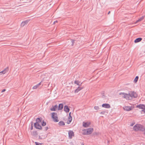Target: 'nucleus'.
I'll return each mask as SVG.
<instances>
[{
	"instance_id": "nucleus-40",
	"label": "nucleus",
	"mask_w": 145,
	"mask_h": 145,
	"mask_svg": "<svg viewBox=\"0 0 145 145\" xmlns=\"http://www.w3.org/2000/svg\"><path fill=\"white\" fill-rule=\"evenodd\" d=\"M121 95H122V97L124 98V95L123 94H121Z\"/></svg>"
},
{
	"instance_id": "nucleus-24",
	"label": "nucleus",
	"mask_w": 145,
	"mask_h": 145,
	"mask_svg": "<svg viewBox=\"0 0 145 145\" xmlns=\"http://www.w3.org/2000/svg\"><path fill=\"white\" fill-rule=\"evenodd\" d=\"M144 18V17L142 16L139 19L137 20V21L136 23H137L138 22H140Z\"/></svg>"
},
{
	"instance_id": "nucleus-44",
	"label": "nucleus",
	"mask_w": 145,
	"mask_h": 145,
	"mask_svg": "<svg viewBox=\"0 0 145 145\" xmlns=\"http://www.w3.org/2000/svg\"><path fill=\"white\" fill-rule=\"evenodd\" d=\"M124 145H125L124 144Z\"/></svg>"
},
{
	"instance_id": "nucleus-26",
	"label": "nucleus",
	"mask_w": 145,
	"mask_h": 145,
	"mask_svg": "<svg viewBox=\"0 0 145 145\" xmlns=\"http://www.w3.org/2000/svg\"><path fill=\"white\" fill-rule=\"evenodd\" d=\"M41 125L42 126H44L46 125V123L44 120L42 121Z\"/></svg>"
},
{
	"instance_id": "nucleus-21",
	"label": "nucleus",
	"mask_w": 145,
	"mask_h": 145,
	"mask_svg": "<svg viewBox=\"0 0 145 145\" xmlns=\"http://www.w3.org/2000/svg\"><path fill=\"white\" fill-rule=\"evenodd\" d=\"M74 83L77 84L79 86H81V84H82V83H81V84H80V81H79L78 80H75L74 82Z\"/></svg>"
},
{
	"instance_id": "nucleus-19",
	"label": "nucleus",
	"mask_w": 145,
	"mask_h": 145,
	"mask_svg": "<svg viewBox=\"0 0 145 145\" xmlns=\"http://www.w3.org/2000/svg\"><path fill=\"white\" fill-rule=\"evenodd\" d=\"M63 104H60L59 105L58 110H61L63 108Z\"/></svg>"
},
{
	"instance_id": "nucleus-41",
	"label": "nucleus",
	"mask_w": 145,
	"mask_h": 145,
	"mask_svg": "<svg viewBox=\"0 0 145 145\" xmlns=\"http://www.w3.org/2000/svg\"><path fill=\"white\" fill-rule=\"evenodd\" d=\"M110 11H109V12H108V14H109L110 13Z\"/></svg>"
},
{
	"instance_id": "nucleus-2",
	"label": "nucleus",
	"mask_w": 145,
	"mask_h": 145,
	"mask_svg": "<svg viewBox=\"0 0 145 145\" xmlns=\"http://www.w3.org/2000/svg\"><path fill=\"white\" fill-rule=\"evenodd\" d=\"M93 128H89L83 130V135H87L91 134L93 132Z\"/></svg>"
},
{
	"instance_id": "nucleus-29",
	"label": "nucleus",
	"mask_w": 145,
	"mask_h": 145,
	"mask_svg": "<svg viewBox=\"0 0 145 145\" xmlns=\"http://www.w3.org/2000/svg\"><path fill=\"white\" fill-rule=\"evenodd\" d=\"M75 41V40H73L71 39V41L72 42V46H73L74 43V42Z\"/></svg>"
},
{
	"instance_id": "nucleus-36",
	"label": "nucleus",
	"mask_w": 145,
	"mask_h": 145,
	"mask_svg": "<svg viewBox=\"0 0 145 145\" xmlns=\"http://www.w3.org/2000/svg\"><path fill=\"white\" fill-rule=\"evenodd\" d=\"M57 22V20H56V21H55L54 22V24H55V23H56V22Z\"/></svg>"
},
{
	"instance_id": "nucleus-20",
	"label": "nucleus",
	"mask_w": 145,
	"mask_h": 145,
	"mask_svg": "<svg viewBox=\"0 0 145 145\" xmlns=\"http://www.w3.org/2000/svg\"><path fill=\"white\" fill-rule=\"evenodd\" d=\"M42 120V118H38L36 119V122L37 123H39Z\"/></svg>"
},
{
	"instance_id": "nucleus-12",
	"label": "nucleus",
	"mask_w": 145,
	"mask_h": 145,
	"mask_svg": "<svg viewBox=\"0 0 145 145\" xmlns=\"http://www.w3.org/2000/svg\"><path fill=\"white\" fill-rule=\"evenodd\" d=\"M102 106L106 108H110V106L108 104L105 103L102 104Z\"/></svg>"
},
{
	"instance_id": "nucleus-3",
	"label": "nucleus",
	"mask_w": 145,
	"mask_h": 145,
	"mask_svg": "<svg viewBox=\"0 0 145 145\" xmlns=\"http://www.w3.org/2000/svg\"><path fill=\"white\" fill-rule=\"evenodd\" d=\"M51 114L52 118L53 121L55 122H58L59 121V120H58L57 113L53 112L51 113Z\"/></svg>"
},
{
	"instance_id": "nucleus-18",
	"label": "nucleus",
	"mask_w": 145,
	"mask_h": 145,
	"mask_svg": "<svg viewBox=\"0 0 145 145\" xmlns=\"http://www.w3.org/2000/svg\"><path fill=\"white\" fill-rule=\"evenodd\" d=\"M72 118L71 116H69L68 117V120L67 121V123L68 124H70L71 123L72 120Z\"/></svg>"
},
{
	"instance_id": "nucleus-10",
	"label": "nucleus",
	"mask_w": 145,
	"mask_h": 145,
	"mask_svg": "<svg viewBox=\"0 0 145 145\" xmlns=\"http://www.w3.org/2000/svg\"><path fill=\"white\" fill-rule=\"evenodd\" d=\"M29 21L30 20L29 19L22 22L21 24V26L22 27H24L25 25L27 24Z\"/></svg>"
},
{
	"instance_id": "nucleus-37",
	"label": "nucleus",
	"mask_w": 145,
	"mask_h": 145,
	"mask_svg": "<svg viewBox=\"0 0 145 145\" xmlns=\"http://www.w3.org/2000/svg\"><path fill=\"white\" fill-rule=\"evenodd\" d=\"M103 94V96L105 97V96L104 95V93H102Z\"/></svg>"
},
{
	"instance_id": "nucleus-16",
	"label": "nucleus",
	"mask_w": 145,
	"mask_h": 145,
	"mask_svg": "<svg viewBox=\"0 0 145 145\" xmlns=\"http://www.w3.org/2000/svg\"><path fill=\"white\" fill-rule=\"evenodd\" d=\"M83 88V87H78L77 89H76L74 92L75 93H77L79 91L82 89Z\"/></svg>"
},
{
	"instance_id": "nucleus-35",
	"label": "nucleus",
	"mask_w": 145,
	"mask_h": 145,
	"mask_svg": "<svg viewBox=\"0 0 145 145\" xmlns=\"http://www.w3.org/2000/svg\"><path fill=\"white\" fill-rule=\"evenodd\" d=\"M6 91V89H3L1 91V92H3Z\"/></svg>"
},
{
	"instance_id": "nucleus-22",
	"label": "nucleus",
	"mask_w": 145,
	"mask_h": 145,
	"mask_svg": "<svg viewBox=\"0 0 145 145\" xmlns=\"http://www.w3.org/2000/svg\"><path fill=\"white\" fill-rule=\"evenodd\" d=\"M41 82H40L37 85L34 86L33 87V89H37L39 87V86L41 85Z\"/></svg>"
},
{
	"instance_id": "nucleus-25",
	"label": "nucleus",
	"mask_w": 145,
	"mask_h": 145,
	"mask_svg": "<svg viewBox=\"0 0 145 145\" xmlns=\"http://www.w3.org/2000/svg\"><path fill=\"white\" fill-rule=\"evenodd\" d=\"M138 78L139 77L138 76H137L135 77L134 80L135 83H136L137 82Z\"/></svg>"
},
{
	"instance_id": "nucleus-5",
	"label": "nucleus",
	"mask_w": 145,
	"mask_h": 145,
	"mask_svg": "<svg viewBox=\"0 0 145 145\" xmlns=\"http://www.w3.org/2000/svg\"><path fill=\"white\" fill-rule=\"evenodd\" d=\"M137 107L139 109H142V110H141V112L145 113V105L140 104L139 105H137Z\"/></svg>"
},
{
	"instance_id": "nucleus-8",
	"label": "nucleus",
	"mask_w": 145,
	"mask_h": 145,
	"mask_svg": "<svg viewBox=\"0 0 145 145\" xmlns=\"http://www.w3.org/2000/svg\"><path fill=\"white\" fill-rule=\"evenodd\" d=\"M91 123L90 122H83V126L84 127H87L89 126L90 125Z\"/></svg>"
},
{
	"instance_id": "nucleus-43",
	"label": "nucleus",
	"mask_w": 145,
	"mask_h": 145,
	"mask_svg": "<svg viewBox=\"0 0 145 145\" xmlns=\"http://www.w3.org/2000/svg\"><path fill=\"white\" fill-rule=\"evenodd\" d=\"M133 124H132V125H131V126H133Z\"/></svg>"
},
{
	"instance_id": "nucleus-32",
	"label": "nucleus",
	"mask_w": 145,
	"mask_h": 145,
	"mask_svg": "<svg viewBox=\"0 0 145 145\" xmlns=\"http://www.w3.org/2000/svg\"><path fill=\"white\" fill-rule=\"evenodd\" d=\"M48 129V126H47L44 128V131H47Z\"/></svg>"
},
{
	"instance_id": "nucleus-4",
	"label": "nucleus",
	"mask_w": 145,
	"mask_h": 145,
	"mask_svg": "<svg viewBox=\"0 0 145 145\" xmlns=\"http://www.w3.org/2000/svg\"><path fill=\"white\" fill-rule=\"evenodd\" d=\"M121 94H123L124 95V98H125L127 100L131 99L130 97L131 96H130V94H129V93L128 94L122 92H121L119 93V95H121Z\"/></svg>"
},
{
	"instance_id": "nucleus-28",
	"label": "nucleus",
	"mask_w": 145,
	"mask_h": 145,
	"mask_svg": "<svg viewBox=\"0 0 145 145\" xmlns=\"http://www.w3.org/2000/svg\"><path fill=\"white\" fill-rule=\"evenodd\" d=\"M94 108L96 110H98L99 109V107L98 106H95Z\"/></svg>"
},
{
	"instance_id": "nucleus-6",
	"label": "nucleus",
	"mask_w": 145,
	"mask_h": 145,
	"mask_svg": "<svg viewBox=\"0 0 145 145\" xmlns=\"http://www.w3.org/2000/svg\"><path fill=\"white\" fill-rule=\"evenodd\" d=\"M131 99L133 97L136 98L137 97V94L134 91H130L129 93Z\"/></svg>"
},
{
	"instance_id": "nucleus-14",
	"label": "nucleus",
	"mask_w": 145,
	"mask_h": 145,
	"mask_svg": "<svg viewBox=\"0 0 145 145\" xmlns=\"http://www.w3.org/2000/svg\"><path fill=\"white\" fill-rule=\"evenodd\" d=\"M57 107L58 106L57 105L54 106H52V107L50 108V110L52 111H55Z\"/></svg>"
},
{
	"instance_id": "nucleus-15",
	"label": "nucleus",
	"mask_w": 145,
	"mask_h": 145,
	"mask_svg": "<svg viewBox=\"0 0 145 145\" xmlns=\"http://www.w3.org/2000/svg\"><path fill=\"white\" fill-rule=\"evenodd\" d=\"M142 39L140 37L137 38L134 40V42L135 43L141 41Z\"/></svg>"
},
{
	"instance_id": "nucleus-39",
	"label": "nucleus",
	"mask_w": 145,
	"mask_h": 145,
	"mask_svg": "<svg viewBox=\"0 0 145 145\" xmlns=\"http://www.w3.org/2000/svg\"><path fill=\"white\" fill-rule=\"evenodd\" d=\"M143 134L144 135H145V130H144V132Z\"/></svg>"
},
{
	"instance_id": "nucleus-11",
	"label": "nucleus",
	"mask_w": 145,
	"mask_h": 145,
	"mask_svg": "<svg viewBox=\"0 0 145 145\" xmlns=\"http://www.w3.org/2000/svg\"><path fill=\"white\" fill-rule=\"evenodd\" d=\"M123 109L125 110L129 111L132 109V108L131 106H125V107H123Z\"/></svg>"
},
{
	"instance_id": "nucleus-13",
	"label": "nucleus",
	"mask_w": 145,
	"mask_h": 145,
	"mask_svg": "<svg viewBox=\"0 0 145 145\" xmlns=\"http://www.w3.org/2000/svg\"><path fill=\"white\" fill-rule=\"evenodd\" d=\"M64 110L66 113L69 112L70 110V109L67 105H65L64 106Z\"/></svg>"
},
{
	"instance_id": "nucleus-23",
	"label": "nucleus",
	"mask_w": 145,
	"mask_h": 145,
	"mask_svg": "<svg viewBox=\"0 0 145 145\" xmlns=\"http://www.w3.org/2000/svg\"><path fill=\"white\" fill-rule=\"evenodd\" d=\"M58 125L60 126L64 125H65V123L63 121H59L58 123Z\"/></svg>"
},
{
	"instance_id": "nucleus-27",
	"label": "nucleus",
	"mask_w": 145,
	"mask_h": 145,
	"mask_svg": "<svg viewBox=\"0 0 145 145\" xmlns=\"http://www.w3.org/2000/svg\"><path fill=\"white\" fill-rule=\"evenodd\" d=\"M33 122L32 121L31 122V127L30 128V129L31 130H32L33 129Z\"/></svg>"
},
{
	"instance_id": "nucleus-33",
	"label": "nucleus",
	"mask_w": 145,
	"mask_h": 145,
	"mask_svg": "<svg viewBox=\"0 0 145 145\" xmlns=\"http://www.w3.org/2000/svg\"><path fill=\"white\" fill-rule=\"evenodd\" d=\"M93 134L94 135H97L99 134V133L98 132H95V133H93Z\"/></svg>"
},
{
	"instance_id": "nucleus-1",
	"label": "nucleus",
	"mask_w": 145,
	"mask_h": 145,
	"mask_svg": "<svg viewBox=\"0 0 145 145\" xmlns=\"http://www.w3.org/2000/svg\"><path fill=\"white\" fill-rule=\"evenodd\" d=\"M133 129L136 131H140L141 132H144L145 130V128L143 125H141L137 124L134 126Z\"/></svg>"
},
{
	"instance_id": "nucleus-30",
	"label": "nucleus",
	"mask_w": 145,
	"mask_h": 145,
	"mask_svg": "<svg viewBox=\"0 0 145 145\" xmlns=\"http://www.w3.org/2000/svg\"><path fill=\"white\" fill-rule=\"evenodd\" d=\"M36 145H40L42 144L41 143H38L37 142H35Z\"/></svg>"
},
{
	"instance_id": "nucleus-17",
	"label": "nucleus",
	"mask_w": 145,
	"mask_h": 145,
	"mask_svg": "<svg viewBox=\"0 0 145 145\" xmlns=\"http://www.w3.org/2000/svg\"><path fill=\"white\" fill-rule=\"evenodd\" d=\"M8 67H7L5 68L4 70L2 71L1 72H0V73H2L3 74H5L8 72Z\"/></svg>"
},
{
	"instance_id": "nucleus-31",
	"label": "nucleus",
	"mask_w": 145,
	"mask_h": 145,
	"mask_svg": "<svg viewBox=\"0 0 145 145\" xmlns=\"http://www.w3.org/2000/svg\"><path fill=\"white\" fill-rule=\"evenodd\" d=\"M105 113V111H103L101 112L100 113V114H104Z\"/></svg>"
},
{
	"instance_id": "nucleus-7",
	"label": "nucleus",
	"mask_w": 145,
	"mask_h": 145,
	"mask_svg": "<svg viewBox=\"0 0 145 145\" xmlns=\"http://www.w3.org/2000/svg\"><path fill=\"white\" fill-rule=\"evenodd\" d=\"M34 126L35 128L37 129L40 130L42 128L39 123H34Z\"/></svg>"
},
{
	"instance_id": "nucleus-34",
	"label": "nucleus",
	"mask_w": 145,
	"mask_h": 145,
	"mask_svg": "<svg viewBox=\"0 0 145 145\" xmlns=\"http://www.w3.org/2000/svg\"><path fill=\"white\" fill-rule=\"evenodd\" d=\"M33 133L34 135H36L37 134V132L36 131H33Z\"/></svg>"
},
{
	"instance_id": "nucleus-42",
	"label": "nucleus",
	"mask_w": 145,
	"mask_h": 145,
	"mask_svg": "<svg viewBox=\"0 0 145 145\" xmlns=\"http://www.w3.org/2000/svg\"><path fill=\"white\" fill-rule=\"evenodd\" d=\"M81 145H84V144L83 143H82L81 144Z\"/></svg>"
},
{
	"instance_id": "nucleus-9",
	"label": "nucleus",
	"mask_w": 145,
	"mask_h": 145,
	"mask_svg": "<svg viewBox=\"0 0 145 145\" xmlns=\"http://www.w3.org/2000/svg\"><path fill=\"white\" fill-rule=\"evenodd\" d=\"M69 137L71 139L72 136H74V134L73 132L71 130L69 131Z\"/></svg>"
},
{
	"instance_id": "nucleus-38",
	"label": "nucleus",
	"mask_w": 145,
	"mask_h": 145,
	"mask_svg": "<svg viewBox=\"0 0 145 145\" xmlns=\"http://www.w3.org/2000/svg\"><path fill=\"white\" fill-rule=\"evenodd\" d=\"M71 112H70L69 114V116H71Z\"/></svg>"
}]
</instances>
